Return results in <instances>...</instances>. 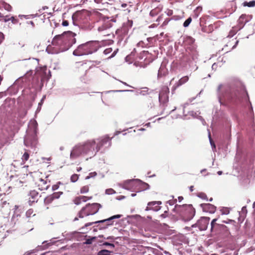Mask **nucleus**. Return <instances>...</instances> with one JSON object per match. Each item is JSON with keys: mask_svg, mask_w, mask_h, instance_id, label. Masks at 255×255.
<instances>
[{"mask_svg": "<svg viewBox=\"0 0 255 255\" xmlns=\"http://www.w3.org/2000/svg\"><path fill=\"white\" fill-rule=\"evenodd\" d=\"M190 116L193 117L194 118H197L198 116H199V114H197V112H195L194 111H191L189 113Z\"/></svg>", "mask_w": 255, "mask_h": 255, "instance_id": "obj_59", "label": "nucleus"}, {"mask_svg": "<svg viewBox=\"0 0 255 255\" xmlns=\"http://www.w3.org/2000/svg\"><path fill=\"white\" fill-rule=\"evenodd\" d=\"M33 73V71L30 70L26 72V74L23 76L20 77L18 78L14 82V83L18 82L19 83L20 81H22V82H26L27 79V75H31Z\"/></svg>", "mask_w": 255, "mask_h": 255, "instance_id": "obj_26", "label": "nucleus"}, {"mask_svg": "<svg viewBox=\"0 0 255 255\" xmlns=\"http://www.w3.org/2000/svg\"><path fill=\"white\" fill-rule=\"evenodd\" d=\"M6 91L9 92L11 95H15L17 93L18 89L17 88H15L13 85H11L7 88Z\"/></svg>", "mask_w": 255, "mask_h": 255, "instance_id": "obj_34", "label": "nucleus"}, {"mask_svg": "<svg viewBox=\"0 0 255 255\" xmlns=\"http://www.w3.org/2000/svg\"><path fill=\"white\" fill-rule=\"evenodd\" d=\"M211 233L214 235L219 236L223 238L228 237L230 235L229 228L222 224L216 225V228Z\"/></svg>", "mask_w": 255, "mask_h": 255, "instance_id": "obj_8", "label": "nucleus"}, {"mask_svg": "<svg viewBox=\"0 0 255 255\" xmlns=\"http://www.w3.org/2000/svg\"><path fill=\"white\" fill-rule=\"evenodd\" d=\"M81 200H82L81 199L80 196L77 197L75 198V199L74 201V204L76 205H79L81 204Z\"/></svg>", "mask_w": 255, "mask_h": 255, "instance_id": "obj_53", "label": "nucleus"}, {"mask_svg": "<svg viewBox=\"0 0 255 255\" xmlns=\"http://www.w3.org/2000/svg\"><path fill=\"white\" fill-rule=\"evenodd\" d=\"M189 56L192 58L193 61L196 60L198 58V54L197 50L194 48H192L189 52Z\"/></svg>", "mask_w": 255, "mask_h": 255, "instance_id": "obj_28", "label": "nucleus"}, {"mask_svg": "<svg viewBox=\"0 0 255 255\" xmlns=\"http://www.w3.org/2000/svg\"><path fill=\"white\" fill-rule=\"evenodd\" d=\"M63 194V192L59 191L52 193V195L54 197L55 199H58L60 198V196Z\"/></svg>", "mask_w": 255, "mask_h": 255, "instance_id": "obj_45", "label": "nucleus"}, {"mask_svg": "<svg viewBox=\"0 0 255 255\" xmlns=\"http://www.w3.org/2000/svg\"><path fill=\"white\" fill-rule=\"evenodd\" d=\"M88 231H84V232H78V231H73L69 233H64L62 234V236L65 238L69 240H71L73 238L76 237H81V234H85L87 233Z\"/></svg>", "mask_w": 255, "mask_h": 255, "instance_id": "obj_18", "label": "nucleus"}, {"mask_svg": "<svg viewBox=\"0 0 255 255\" xmlns=\"http://www.w3.org/2000/svg\"><path fill=\"white\" fill-rule=\"evenodd\" d=\"M26 132V136L24 138V144L27 147L33 148L35 150L38 143V123L36 120H30V125Z\"/></svg>", "mask_w": 255, "mask_h": 255, "instance_id": "obj_4", "label": "nucleus"}, {"mask_svg": "<svg viewBox=\"0 0 255 255\" xmlns=\"http://www.w3.org/2000/svg\"><path fill=\"white\" fill-rule=\"evenodd\" d=\"M210 218L208 217H201L196 223L191 225L192 228H198L200 231H206L209 224Z\"/></svg>", "mask_w": 255, "mask_h": 255, "instance_id": "obj_7", "label": "nucleus"}, {"mask_svg": "<svg viewBox=\"0 0 255 255\" xmlns=\"http://www.w3.org/2000/svg\"><path fill=\"white\" fill-rule=\"evenodd\" d=\"M29 157V154L28 152H25L22 155V160L23 161H26L28 160Z\"/></svg>", "mask_w": 255, "mask_h": 255, "instance_id": "obj_52", "label": "nucleus"}, {"mask_svg": "<svg viewBox=\"0 0 255 255\" xmlns=\"http://www.w3.org/2000/svg\"><path fill=\"white\" fill-rule=\"evenodd\" d=\"M4 8L6 10L8 11H10L12 9L11 6L10 4L7 3L5 4Z\"/></svg>", "mask_w": 255, "mask_h": 255, "instance_id": "obj_64", "label": "nucleus"}, {"mask_svg": "<svg viewBox=\"0 0 255 255\" xmlns=\"http://www.w3.org/2000/svg\"><path fill=\"white\" fill-rule=\"evenodd\" d=\"M200 207L202 209L203 212L214 214L216 211L217 207L210 203H202L200 204Z\"/></svg>", "mask_w": 255, "mask_h": 255, "instance_id": "obj_17", "label": "nucleus"}, {"mask_svg": "<svg viewBox=\"0 0 255 255\" xmlns=\"http://www.w3.org/2000/svg\"><path fill=\"white\" fill-rule=\"evenodd\" d=\"M110 17H107V19L104 20L102 25L99 26L98 28L99 31H102L106 29L111 28L113 26L112 23L109 21Z\"/></svg>", "mask_w": 255, "mask_h": 255, "instance_id": "obj_21", "label": "nucleus"}, {"mask_svg": "<svg viewBox=\"0 0 255 255\" xmlns=\"http://www.w3.org/2000/svg\"><path fill=\"white\" fill-rule=\"evenodd\" d=\"M55 199L54 197L51 194L46 196L44 199V203L45 205H49Z\"/></svg>", "mask_w": 255, "mask_h": 255, "instance_id": "obj_30", "label": "nucleus"}, {"mask_svg": "<svg viewBox=\"0 0 255 255\" xmlns=\"http://www.w3.org/2000/svg\"><path fill=\"white\" fill-rule=\"evenodd\" d=\"M168 216V209L164 212V213L161 214L160 217L162 218H165Z\"/></svg>", "mask_w": 255, "mask_h": 255, "instance_id": "obj_61", "label": "nucleus"}, {"mask_svg": "<svg viewBox=\"0 0 255 255\" xmlns=\"http://www.w3.org/2000/svg\"><path fill=\"white\" fill-rule=\"evenodd\" d=\"M251 18L252 15H246V14H242L238 20V30L242 29L245 24L251 19Z\"/></svg>", "mask_w": 255, "mask_h": 255, "instance_id": "obj_15", "label": "nucleus"}, {"mask_svg": "<svg viewBox=\"0 0 255 255\" xmlns=\"http://www.w3.org/2000/svg\"><path fill=\"white\" fill-rule=\"evenodd\" d=\"M135 179H131L126 180L124 182V185L122 188L125 190L133 191L134 190L135 191H137L138 187V182L134 180Z\"/></svg>", "mask_w": 255, "mask_h": 255, "instance_id": "obj_11", "label": "nucleus"}, {"mask_svg": "<svg viewBox=\"0 0 255 255\" xmlns=\"http://www.w3.org/2000/svg\"><path fill=\"white\" fill-rule=\"evenodd\" d=\"M99 48L98 41L92 40L86 42L78 45L73 52L75 56H81L92 54L98 51Z\"/></svg>", "mask_w": 255, "mask_h": 255, "instance_id": "obj_5", "label": "nucleus"}, {"mask_svg": "<svg viewBox=\"0 0 255 255\" xmlns=\"http://www.w3.org/2000/svg\"><path fill=\"white\" fill-rule=\"evenodd\" d=\"M45 81V78L44 77L34 76L32 79V87L35 91L41 90L43 86V82Z\"/></svg>", "mask_w": 255, "mask_h": 255, "instance_id": "obj_12", "label": "nucleus"}, {"mask_svg": "<svg viewBox=\"0 0 255 255\" xmlns=\"http://www.w3.org/2000/svg\"><path fill=\"white\" fill-rule=\"evenodd\" d=\"M148 53L146 51H142L141 52L139 53V55L138 56V59L140 60H142L143 59L144 56Z\"/></svg>", "mask_w": 255, "mask_h": 255, "instance_id": "obj_55", "label": "nucleus"}, {"mask_svg": "<svg viewBox=\"0 0 255 255\" xmlns=\"http://www.w3.org/2000/svg\"><path fill=\"white\" fill-rule=\"evenodd\" d=\"M248 213V211L247 209V206H244L242 208V210L241 212H239L240 216L238 218L239 222H241V223L244 220L245 217H246V215Z\"/></svg>", "mask_w": 255, "mask_h": 255, "instance_id": "obj_24", "label": "nucleus"}, {"mask_svg": "<svg viewBox=\"0 0 255 255\" xmlns=\"http://www.w3.org/2000/svg\"><path fill=\"white\" fill-rule=\"evenodd\" d=\"M89 188L88 185L83 186L80 190L81 194H85L89 192Z\"/></svg>", "mask_w": 255, "mask_h": 255, "instance_id": "obj_43", "label": "nucleus"}, {"mask_svg": "<svg viewBox=\"0 0 255 255\" xmlns=\"http://www.w3.org/2000/svg\"><path fill=\"white\" fill-rule=\"evenodd\" d=\"M101 245L103 246H109L113 248H114L115 247V245L114 244L108 242H104Z\"/></svg>", "mask_w": 255, "mask_h": 255, "instance_id": "obj_51", "label": "nucleus"}, {"mask_svg": "<svg viewBox=\"0 0 255 255\" xmlns=\"http://www.w3.org/2000/svg\"><path fill=\"white\" fill-rule=\"evenodd\" d=\"M179 215L180 219L184 223L190 221L196 214V210L192 204H183Z\"/></svg>", "mask_w": 255, "mask_h": 255, "instance_id": "obj_6", "label": "nucleus"}, {"mask_svg": "<svg viewBox=\"0 0 255 255\" xmlns=\"http://www.w3.org/2000/svg\"><path fill=\"white\" fill-rule=\"evenodd\" d=\"M161 204L162 202L160 201L149 202L147 203V206L146 207L145 211H153L154 212H157L161 209V207L159 205Z\"/></svg>", "mask_w": 255, "mask_h": 255, "instance_id": "obj_14", "label": "nucleus"}, {"mask_svg": "<svg viewBox=\"0 0 255 255\" xmlns=\"http://www.w3.org/2000/svg\"><path fill=\"white\" fill-rule=\"evenodd\" d=\"M242 5L244 7H254L255 6V0L250 1H245L242 3Z\"/></svg>", "mask_w": 255, "mask_h": 255, "instance_id": "obj_29", "label": "nucleus"}, {"mask_svg": "<svg viewBox=\"0 0 255 255\" xmlns=\"http://www.w3.org/2000/svg\"><path fill=\"white\" fill-rule=\"evenodd\" d=\"M80 197L82 200V201L84 202H86V201L90 200L92 198V196L87 197L85 196H81Z\"/></svg>", "mask_w": 255, "mask_h": 255, "instance_id": "obj_56", "label": "nucleus"}, {"mask_svg": "<svg viewBox=\"0 0 255 255\" xmlns=\"http://www.w3.org/2000/svg\"><path fill=\"white\" fill-rule=\"evenodd\" d=\"M119 238H120L119 237H115L113 236H108L107 237H104V239H106V240H112V241H114L115 240L118 239Z\"/></svg>", "mask_w": 255, "mask_h": 255, "instance_id": "obj_58", "label": "nucleus"}, {"mask_svg": "<svg viewBox=\"0 0 255 255\" xmlns=\"http://www.w3.org/2000/svg\"><path fill=\"white\" fill-rule=\"evenodd\" d=\"M96 140L92 139L88 140L83 144L75 145L70 152V158H77L82 154L89 155L91 158L98 152H96Z\"/></svg>", "mask_w": 255, "mask_h": 255, "instance_id": "obj_3", "label": "nucleus"}, {"mask_svg": "<svg viewBox=\"0 0 255 255\" xmlns=\"http://www.w3.org/2000/svg\"><path fill=\"white\" fill-rule=\"evenodd\" d=\"M233 28L234 29L230 31L228 36L233 37L236 33V32L239 30H238V27H235Z\"/></svg>", "mask_w": 255, "mask_h": 255, "instance_id": "obj_49", "label": "nucleus"}, {"mask_svg": "<svg viewBox=\"0 0 255 255\" xmlns=\"http://www.w3.org/2000/svg\"><path fill=\"white\" fill-rule=\"evenodd\" d=\"M188 80H189V77L187 76H184V77H182L181 78H180L178 80L177 83H176L175 85L173 86V89H172V91H171L172 94H173L174 91L175 90V89L177 87H178L182 85L183 84H184V83L187 82L188 81Z\"/></svg>", "mask_w": 255, "mask_h": 255, "instance_id": "obj_23", "label": "nucleus"}, {"mask_svg": "<svg viewBox=\"0 0 255 255\" xmlns=\"http://www.w3.org/2000/svg\"><path fill=\"white\" fill-rule=\"evenodd\" d=\"M220 106L234 109L240 104L242 98L239 89L234 86H227L224 88L222 96L218 94Z\"/></svg>", "mask_w": 255, "mask_h": 255, "instance_id": "obj_2", "label": "nucleus"}, {"mask_svg": "<svg viewBox=\"0 0 255 255\" xmlns=\"http://www.w3.org/2000/svg\"><path fill=\"white\" fill-rule=\"evenodd\" d=\"M218 220V218H215L213 219L210 223L211 229L210 232L211 233L213 232L214 229L216 227V225L220 224V223H217L216 222Z\"/></svg>", "mask_w": 255, "mask_h": 255, "instance_id": "obj_31", "label": "nucleus"}, {"mask_svg": "<svg viewBox=\"0 0 255 255\" xmlns=\"http://www.w3.org/2000/svg\"><path fill=\"white\" fill-rule=\"evenodd\" d=\"M222 223H225V224H231V223H235V221L232 219H227V220H222L221 221Z\"/></svg>", "mask_w": 255, "mask_h": 255, "instance_id": "obj_60", "label": "nucleus"}, {"mask_svg": "<svg viewBox=\"0 0 255 255\" xmlns=\"http://www.w3.org/2000/svg\"><path fill=\"white\" fill-rule=\"evenodd\" d=\"M116 193V191L112 188H108L105 190V194L107 195H112Z\"/></svg>", "mask_w": 255, "mask_h": 255, "instance_id": "obj_46", "label": "nucleus"}, {"mask_svg": "<svg viewBox=\"0 0 255 255\" xmlns=\"http://www.w3.org/2000/svg\"><path fill=\"white\" fill-rule=\"evenodd\" d=\"M134 180L138 182V187L137 188V191H136V192H140L150 188V185L148 183L143 182L141 180L139 179H136Z\"/></svg>", "mask_w": 255, "mask_h": 255, "instance_id": "obj_19", "label": "nucleus"}, {"mask_svg": "<svg viewBox=\"0 0 255 255\" xmlns=\"http://www.w3.org/2000/svg\"><path fill=\"white\" fill-rule=\"evenodd\" d=\"M171 197L172 198V199L167 201L166 203L169 204L170 206H172L176 203L177 200L174 199V196L173 195L171 196Z\"/></svg>", "mask_w": 255, "mask_h": 255, "instance_id": "obj_44", "label": "nucleus"}, {"mask_svg": "<svg viewBox=\"0 0 255 255\" xmlns=\"http://www.w3.org/2000/svg\"><path fill=\"white\" fill-rule=\"evenodd\" d=\"M149 88L147 87H143L142 88V90L140 92V94L145 96L146 95L149 94L151 92H153V90H151V92H148Z\"/></svg>", "mask_w": 255, "mask_h": 255, "instance_id": "obj_37", "label": "nucleus"}, {"mask_svg": "<svg viewBox=\"0 0 255 255\" xmlns=\"http://www.w3.org/2000/svg\"><path fill=\"white\" fill-rule=\"evenodd\" d=\"M45 98H46V96L44 95L42 97V98H41L40 101L39 102L37 109L35 111V115H36L37 113H38L40 111V110L41 109V107L43 104V101H44V99H45Z\"/></svg>", "mask_w": 255, "mask_h": 255, "instance_id": "obj_33", "label": "nucleus"}, {"mask_svg": "<svg viewBox=\"0 0 255 255\" xmlns=\"http://www.w3.org/2000/svg\"><path fill=\"white\" fill-rule=\"evenodd\" d=\"M112 138L113 137L110 138L109 136L107 135L103 138L99 139V141L96 144V152H98L101 149V148L108 142H109L108 146H110L111 145V140Z\"/></svg>", "mask_w": 255, "mask_h": 255, "instance_id": "obj_16", "label": "nucleus"}, {"mask_svg": "<svg viewBox=\"0 0 255 255\" xmlns=\"http://www.w3.org/2000/svg\"><path fill=\"white\" fill-rule=\"evenodd\" d=\"M79 175L77 174H73L70 177V181L71 182L75 183L79 179Z\"/></svg>", "mask_w": 255, "mask_h": 255, "instance_id": "obj_41", "label": "nucleus"}, {"mask_svg": "<svg viewBox=\"0 0 255 255\" xmlns=\"http://www.w3.org/2000/svg\"><path fill=\"white\" fill-rule=\"evenodd\" d=\"M86 210V207H83L78 213V216L80 218H83L84 216L82 215L83 213Z\"/></svg>", "mask_w": 255, "mask_h": 255, "instance_id": "obj_54", "label": "nucleus"}, {"mask_svg": "<svg viewBox=\"0 0 255 255\" xmlns=\"http://www.w3.org/2000/svg\"><path fill=\"white\" fill-rule=\"evenodd\" d=\"M104 220L105 223H106L108 227L114 225V221L111 217L108 218L104 219Z\"/></svg>", "mask_w": 255, "mask_h": 255, "instance_id": "obj_39", "label": "nucleus"}, {"mask_svg": "<svg viewBox=\"0 0 255 255\" xmlns=\"http://www.w3.org/2000/svg\"><path fill=\"white\" fill-rule=\"evenodd\" d=\"M197 196L202 199L205 200L207 201H208V198L206 194L204 192H199L197 194Z\"/></svg>", "mask_w": 255, "mask_h": 255, "instance_id": "obj_38", "label": "nucleus"}, {"mask_svg": "<svg viewBox=\"0 0 255 255\" xmlns=\"http://www.w3.org/2000/svg\"><path fill=\"white\" fill-rule=\"evenodd\" d=\"M136 53V50L135 48H134L130 53L125 57V61L126 62H128L129 64L131 63L132 62L130 60H133Z\"/></svg>", "mask_w": 255, "mask_h": 255, "instance_id": "obj_25", "label": "nucleus"}, {"mask_svg": "<svg viewBox=\"0 0 255 255\" xmlns=\"http://www.w3.org/2000/svg\"><path fill=\"white\" fill-rule=\"evenodd\" d=\"M97 175L96 172H92L89 173V175L85 177V180H88L90 178L95 177Z\"/></svg>", "mask_w": 255, "mask_h": 255, "instance_id": "obj_47", "label": "nucleus"}, {"mask_svg": "<svg viewBox=\"0 0 255 255\" xmlns=\"http://www.w3.org/2000/svg\"><path fill=\"white\" fill-rule=\"evenodd\" d=\"M128 26L124 23L122 27L116 30V33L121 35H125L128 33Z\"/></svg>", "mask_w": 255, "mask_h": 255, "instance_id": "obj_22", "label": "nucleus"}, {"mask_svg": "<svg viewBox=\"0 0 255 255\" xmlns=\"http://www.w3.org/2000/svg\"><path fill=\"white\" fill-rule=\"evenodd\" d=\"M76 34L71 31H64L61 34L56 35L52 39V44L60 46V50L48 45L46 49L48 54H58L60 52H64L69 50L76 42Z\"/></svg>", "mask_w": 255, "mask_h": 255, "instance_id": "obj_1", "label": "nucleus"}, {"mask_svg": "<svg viewBox=\"0 0 255 255\" xmlns=\"http://www.w3.org/2000/svg\"><path fill=\"white\" fill-rule=\"evenodd\" d=\"M85 207H86V209H88V212L85 213V216H89L97 213L102 206L100 203H94L92 204L88 203Z\"/></svg>", "mask_w": 255, "mask_h": 255, "instance_id": "obj_10", "label": "nucleus"}, {"mask_svg": "<svg viewBox=\"0 0 255 255\" xmlns=\"http://www.w3.org/2000/svg\"><path fill=\"white\" fill-rule=\"evenodd\" d=\"M72 18L73 25L74 26H78L80 29H82L85 30H90L93 27V25L89 22L90 16L89 15L87 16L85 21H83L80 23H77V22L75 20L74 15H72Z\"/></svg>", "mask_w": 255, "mask_h": 255, "instance_id": "obj_9", "label": "nucleus"}, {"mask_svg": "<svg viewBox=\"0 0 255 255\" xmlns=\"http://www.w3.org/2000/svg\"><path fill=\"white\" fill-rule=\"evenodd\" d=\"M134 91L132 90H113L111 91L110 92H114V93H123V92H133Z\"/></svg>", "mask_w": 255, "mask_h": 255, "instance_id": "obj_50", "label": "nucleus"}, {"mask_svg": "<svg viewBox=\"0 0 255 255\" xmlns=\"http://www.w3.org/2000/svg\"><path fill=\"white\" fill-rule=\"evenodd\" d=\"M103 223H105L104 219L101 220L97 221H95V222L87 223L85 224V225L83 227L81 228L80 229V230H83L85 228H87L88 227L91 226H92V225H93L94 224H103Z\"/></svg>", "mask_w": 255, "mask_h": 255, "instance_id": "obj_27", "label": "nucleus"}, {"mask_svg": "<svg viewBox=\"0 0 255 255\" xmlns=\"http://www.w3.org/2000/svg\"><path fill=\"white\" fill-rule=\"evenodd\" d=\"M248 25L250 26L251 27V28L253 29V30H252V33L251 34H249V35H248L247 36V37H246L247 38H249L250 35L253 34L255 33V23L254 24L252 25H251L250 24H249Z\"/></svg>", "mask_w": 255, "mask_h": 255, "instance_id": "obj_62", "label": "nucleus"}, {"mask_svg": "<svg viewBox=\"0 0 255 255\" xmlns=\"http://www.w3.org/2000/svg\"><path fill=\"white\" fill-rule=\"evenodd\" d=\"M192 21V18L191 16L187 18L183 24L184 27H187Z\"/></svg>", "mask_w": 255, "mask_h": 255, "instance_id": "obj_42", "label": "nucleus"}, {"mask_svg": "<svg viewBox=\"0 0 255 255\" xmlns=\"http://www.w3.org/2000/svg\"><path fill=\"white\" fill-rule=\"evenodd\" d=\"M97 238V237H89L88 239H87L85 242L83 243L84 245H91L93 241H94Z\"/></svg>", "mask_w": 255, "mask_h": 255, "instance_id": "obj_36", "label": "nucleus"}, {"mask_svg": "<svg viewBox=\"0 0 255 255\" xmlns=\"http://www.w3.org/2000/svg\"><path fill=\"white\" fill-rule=\"evenodd\" d=\"M184 206L183 205H178L176 204L174 206V208L173 209L172 211L174 212H175L179 216L180 214V211L181 210L182 208H183V207Z\"/></svg>", "mask_w": 255, "mask_h": 255, "instance_id": "obj_35", "label": "nucleus"}, {"mask_svg": "<svg viewBox=\"0 0 255 255\" xmlns=\"http://www.w3.org/2000/svg\"><path fill=\"white\" fill-rule=\"evenodd\" d=\"M38 194H39L38 192L35 190H31L29 192L28 195V196H29L30 197L31 199H32V200H29L28 202H29V205H31L32 203L37 202V201H38L37 197H38Z\"/></svg>", "mask_w": 255, "mask_h": 255, "instance_id": "obj_20", "label": "nucleus"}, {"mask_svg": "<svg viewBox=\"0 0 255 255\" xmlns=\"http://www.w3.org/2000/svg\"><path fill=\"white\" fill-rule=\"evenodd\" d=\"M9 19L11 21V23L13 24H16L18 22V19L16 18L14 16H11L10 17H9Z\"/></svg>", "mask_w": 255, "mask_h": 255, "instance_id": "obj_57", "label": "nucleus"}, {"mask_svg": "<svg viewBox=\"0 0 255 255\" xmlns=\"http://www.w3.org/2000/svg\"><path fill=\"white\" fill-rule=\"evenodd\" d=\"M220 211L221 212V214L222 215H227L229 214L230 212L229 208L227 207H222V209L220 210Z\"/></svg>", "mask_w": 255, "mask_h": 255, "instance_id": "obj_40", "label": "nucleus"}, {"mask_svg": "<svg viewBox=\"0 0 255 255\" xmlns=\"http://www.w3.org/2000/svg\"><path fill=\"white\" fill-rule=\"evenodd\" d=\"M157 14V12L155 9L151 10L149 12V15L151 17H154Z\"/></svg>", "mask_w": 255, "mask_h": 255, "instance_id": "obj_63", "label": "nucleus"}, {"mask_svg": "<svg viewBox=\"0 0 255 255\" xmlns=\"http://www.w3.org/2000/svg\"><path fill=\"white\" fill-rule=\"evenodd\" d=\"M238 250L234 249H230L226 251L223 255H238Z\"/></svg>", "mask_w": 255, "mask_h": 255, "instance_id": "obj_32", "label": "nucleus"}, {"mask_svg": "<svg viewBox=\"0 0 255 255\" xmlns=\"http://www.w3.org/2000/svg\"><path fill=\"white\" fill-rule=\"evenodd\" d=\"M170 219L174 222L177 221L178 220H181L180 219V217L178 215V216H176L175 215L170 214Z\"/></svg>", "mask_w": 255, "mask_h": 255, "instance_id": "obj_48", "label": "nucleus"}, {"mask_svg": "<svg viewBox=\"0 0 255 255\" xmlns=\"http://www.w3.org/2000/svg\"><path fill=\"white\" fill-rule=\"evenodd\" d=\"M169 89L167 86L162 87L158 95V101L160 103L165 104L169 101L168 94Z\"/></svg>", "mask_w": 255, "mask_h": 255, "instance_id": "obj_13", "label": "nucleus"}]
</instances>
